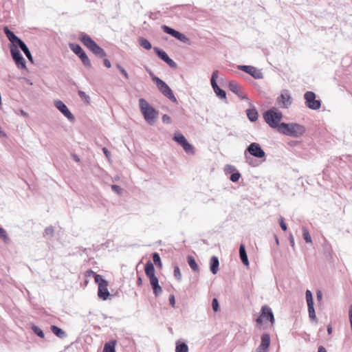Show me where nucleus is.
I'll list each match as a JSON object with an SVG mask.
<instances>
[{"instance_id": "obj_4", "label": "nucleus", "mask_w": 352, "mask_h": 352, "mask_svg": "<svg viewBox=\"0 0 352 352\" xmlns=\"http://www.w3.org/2000/svg\"><path fill=\"white\" fill-rule=\"evenodd\" d=\"M282 118V113L275 108L270 109L263 113L264 120L272 128L279 126Z\"/></svg>"}, {"instance_id": "obj_17", "label": "nucleus", "mask_w": 352, "mask_h": 352, "mask_svg": "<svg viewBox=\"0 0 352 352\" xmlns=\"http://www.w3.org/2000/svg\"><path fill=\"white\" fill-rule=\"evenodd\" d=\"M54 106L56 109L61 112L69 120L74 121L75 118L74 115L69 110L65 104L61 100H55Z\"/></svg>"}, {"instance_id": "obj_33", "label": "nucleus", "mask_w": 352, "mask_h": 352, "mask_svg": "<svg viewBox=\"0 0 352 352\" xmlns=\"http://www.w3.org/2000/svg\"><path fill=\"white\" fill-rule=\"evenodd\" d=\"M308 307V312H309V317L311 321H316V316L315 309L314 307V305H307Z\"/></svg>"}, {"instance_id": "obj_13", "label": "nucleus", "mask_w": 352, "mask_h": 352, "mask_svg": "<svg viewBox=\"0 0 352 352\" xmlns=\"http://www.w3.org/2000/svg\"><path fill=\"white\" fill-rule=\"evenodd\" d=\"M249 153L253 157L263 158L265 156V153L258 143L252 142L245 149V155Z\"/></svg>"}, {"instance_id": "obj_5", "label": "nucleus", "mask_w": 352, "mask_h": 352, "mask_svg": "<svg viewBox=\"0 0 352 352\" xmlns=\"http://www.w3.org/2000/svg\"><path fill=\"white\" fill-rule=\"evenodd\" d=\"M152 80L155 83L159 91L173 102L177 103V100L168 85L157 76H152Z\"/></svg>"}, {"instance_id": "obj_45", "label": "nucleus", "mask_w": 352, "mask_h": 352, "mask_svg": "<svg viewBox=\"0 0 352 352\" xmlns=\"http://www.w3.org/2000/svg\"><path fill=\"white\" fill-rule=\"evenodd\" d=\"M118 70L121 72V74L125 77L126 79H129V74L119 64L116 65Z\"/></svg>"}, {"instance_id": "obj_16", "label": "nucleus", "mask_w": 352, "mask_h": 352, "mask_svg": "<svg viewBox=\"0 0 352 352\" xmlns=\"http://www.w3.org/2000/svg\"><path fill=\"white\" fill-rule=\"evenodd\" d=\"M153 50L157 56L167 63L170 67L175 68L177 67L176 63L168 56L165 51L157 47H155Z\"/></svg>"}, {"instance_id": "obj_26", "label": "nucleus", "mask_w": 352, "mask_h": 352, "mask_svg": "<svg viewBox=\"0 0 352 352\" xmlns=\"http://www.w3.org/2000/svg\"><path fill=\"white\" fill-rule=\"evenodd\" d=\"M248 74L252 76L254 79H263L264 77L261 71L254 66H252L251 69Z\"/></svg>"}, {"instance_id": "obj_21", "label": "nucleus", "mask_w": 352, "mask_h": 352, "mask_svg": "<svg viewBox=\"0 0 352 352\" xmlns=\"http://www.w3.org/2000/svg\"><path fill=\"white\" fill-rule=\"evenodd\" d=\"M228 88L232 92H233L234 94L237 95L239 97H240L241 98H245V96H241V92H240L241 87L236 82L230 81L228 82Z\"/></svg>"}, {"instance_id": "obj_20", "label": "nucleus", "mask_w": 352, "mask_h": 352, "mask_svg": "<svg viewBox=\"0 0 352 352\" xmlns=\"http://www.w3.org/2000/svg\"><path fill=\"white\" fill-rule=\"evenodd\" d=\"M148 278L155 296H159L162 293V289L161 286L159 285L158 278L155 276Z\"/></svg>"}, {"instance_id": "obj_14", "label": "nucleus", "mask_w": 352, "mask_h": 352, "mask_svg": "<svg viewBox=\"0 0 352 352\" xmlns=\"http://www.w3.org/2000/svg\"><path fill=\"white\" fill-rule=\"evenodd\" d=\"M10 54L18 68L26 69V62L16 47H10Z\"/></svg>"}, {"instance_id": "obj_12", "label": "nucleus", "mask_w": 352, "mask_h": 352, "mask_svg": "<svg viewBox=\"0 0 352 352\" xmlns=\"http://www.w3.org/2000/svg\"><path fill=\"white\" fill-rule=\"evenodd\" d=\"M218 76L219 72L217 70H214L212 74L210 79L211 85L217 96L221 99H224L226 100L227 98L226 91L221 89L217 83V78H218Z\"/></svg>"}, {"instance_id": "obj_56", "label": "nucleus", "mask_w": 352, "mask_h": 352, "mask_svg": "<svg viewBox=\"0 0 352 352\" xmlns=\"http://www.w3.org/2000/svg\"><path fill=\"white\" fill-rule=\"evenodd\" d=\"M318 352H327V351L323 346H318Z\"/></svg>"}, {"instance_id": "obj_62", "label": "nucleus", "mask_w": 352, "mask_h": 352, "mask_svg": "<svg viewBox=\"0 0 352 352\" xmlns=\"http://www.w3.org/2000/svg\"><path fill=\"white\" fill-rule=\"evenodd\" d=\"M274 237H275V239H276V244H277V245H278L279 241H278V239L277 236H276V235H274Z\"/></svg>"}, {"instance_id": "obj_6", "label": "nucleus", "mask_w": 352, "mask_h": 352, "mask_svg": "<svg viewBox=\"0 0 352 352\" xmlns=\"http://www.w3.org/2000/svg\"><path fill=\"white\" fill-rule=\"evenodd\" d=\"M173 140L179 144L186 153L192 155L195 154V148L193 146L188 142L184 135L180 132H176L174 134Z\"/></svg>"}, {"instance_id": "obj_9", "label": "nucleus", "mask_w": 352, "mask_h": 352, "mask_svg": "<svg viewBox=\"0 0 352 352\" xmlns=\"http://www.w3.org/2000/svg\"><path fill=\"white\" fill-rule=\"evenodd\" d=\"M264 319L269 320L272 324H274L275 322L273 311L267 305H264L261 307V315L256 321L257 324H261Z\"/></svg>"}, {"instance_id": "obj_39", "label": "nucleus", "mask_w": 352, "mask_h": 352, "mask_svg": "<svg viewBox=\"0 0 352 352\" xmlns=\"http://www.w3.org/2000/svg\"><path fill=\"white\" fill-rule=\"evenodd\" d=\"M54 228L52 226H49L45 229L43 236H49L50 237H52L54 236Z\"/></svg>"}, {"instance_id": "obj_60", "label": "nucleus", "mask_w": 352, "mask_h": 352, "mask_svg": "<svg viewBox=\"0 0 352 352\" xmlns=\"http://www.w3.org/2000/svg\"><path fill=\"white\" fill-rule=\"evenodd\" d=\"M317 298L319 300L322 298V293L320 292H317Z\"/></svg>"}, {"instance_id": "obj_44", "label": "nucleus", "mask_w": 352, "mask_h": 352, "mask_svg": "<svg viewBox=\"0 0 352 352\" xmlns=\"http://www.w3.org/2000/svg\"><path fill=\"white\" fill-rule=\"evenodd\" d=\"M251 67H252L251 65H238L237 66L238 69L243 71L247 74L251 69Z\"/></svg>"}, {"instance_id": "obj_28", "label": "nucleus", "mask_w": 352, "mask_h": 352, "mask_svg": "<svg viewBox=\"0 0 352 352\" xmlns=\"http://www.w3.org/2000/svg\"><path fill=\"white\" fill-rule=\"evenodd\" d=\"M247 116L250 121L251 122H255L258 119V111L256 109H250L246 111Z\"/></svg>"}, {"instance_id": "obj_50", "label": "nucleus", "mask_w": 352, "mask_h": 352, "mask_svg": "<svg viewBox=\"0 0 352 352\" xmlns=\"http://www.w3.org/2000/svg\"><path fill=\"white\" fill-rule=\"evenodd\" d=\"M280 226L281 227L282 230L284 231L287 230V225L284 222L283 217L280 218Z\"/></svg>"}, {"instance_id": "obj_38", "label": "nucleus", "mask_w": 352, "mask_h": 352, "mask_svg": "<svg viewBox=\"0 0 352 352\" xmlns=\"http://www.w3.org/2000/svg\"><path fill=\"white\" fill-rule=\"evenodd\" d=\"M78 96L85 102H89L90 97L85 92L80 90L78 91Z\"/></svg>"}, {"instance_id": "obj_24", "label": "nucleus", "mask_w": 352, "mask_h": 352, "mask_svg": "<svg viewBox=\"0 0 352 352\" xmlns=\"http://www.w3.org/2000/svg\"><path fill=\"white\" fill-rule=\"evenodd\" d=\"M144 271L148 278L155 276V267L153 263L151 261H148L144 267Z\"/></svg>"}, {"instance_id": "obj_30", "label": "nucleus", "mask_w": 352, "mask_h": 352, "mask_svg": "<svg viewBox=\"0 0 352 352\" xmlns=\"http://www.w3.org/2000/svg\"><path fill=\"white\" fill-rule=\"evenodd\" d=\"M116 341L111 340L104 344L103 352H116Z\"/></svg>"}, {"instance_id": "obj_25", "label": "nucleus", "mask_w": 352, "mask_h": 352, "mask_svg": "<svg viewBox=\"0 0 352 352\" xmlns=\"http://www.w3.org/2000/svg\"><path fill=\"white\" fill-rule=\"evenodd\" d=\"M239 256H240V258H241L242 263L245 265H246V266L249 265V261H248V255H247V253L245 251V245L243 244L240 245Z\"/></svg>"}, {"instance_id": "obj_59", "label": "nucleus", "mask_w": 352, "mask_h": 352, "mask_svg": "<svg viewBox=\"0 0 352 352\" xmlns=\"http://www.w3.org/2000/svg\"><path fill=\"white\" fill-rule=\"evenodd\" d=\"M327 332H328V334H331L332 333V327L331 325H328L327 326Z\"/></svg>"}, {"instance_id": "obj_27", "label": "nucleus", "mask_w": 352, "mask_h": 352, "mask_svg": "<svg viewBox=\"0 0 352 352\" xmlns=\"http://www.w3.org/2000/svg\"><path fill=\"white\" fill-rule=\"evenodd\" d=\"M51 331L54 335L60 338H65L67 336L66 333L62 329L56 325L51 326Z\"/></svg>"}, {"instance_id": "obj_11", "label": "nucleus", "mask_w": 352, "mask_h": 352, "mask_svg": "<svg viewBox=\"0 0 352 352\" xmlns=\"http://www.w3.org/2000/svg\"><path fill=\"white\" fill-rule=\"evenodd\" d=\"M306 105L311 109L317 110L321 106V101L316 99V94L312 91H307L304 95Z\"/></svg>"}, {"instance_id": "obj_36", "label": "nucleus", "mask_w": 352, "mask_h": 352, "mask_svg": "<svg viewBox=\"0 0 352 352\" xmlns=\"http://www.w3.org/2000/svg\"><path fill=\"white\" fill-rule=\"evenodd\" d=\"M32 330L38 337L41 338H44V333L38 327L34 324L32 326Z\"/></svg>"}, {"instance_id": "obj_1", "label": "nucleus", "mask_w": 352, "mask_h": 352, "mask_svg": "<svg viewBox=\"0 0 352 352\" xmlns=\"http://www.w3.org/2000/svg\"><path fill=\"white\" fill-rule=\"evenodd\" d=\"M279 130L283 134L294 138H299L305 133V127L297 123L281 122Z\"/></svg>"}, {"instance_id": "obj_49", "label": "nucleus", "mask_w": 352, "mask_h": 352, "mask_svg": "<svg viewBox=\"0 0 352 352\" xmlns=\"http://www.w3.org/2000/svg\"><path fill=\"white\" fill-rule=\"evenodd\" d=\"M96 276H100L99 274H96L94 271L91 270H88L86 272V276L91 277L93 276L94 278V280H96Z\"/></svg>"}, {"instance_id": "obj_2", "label": "nucleus", "mask_w": 352, "mask_h": 352, "mask_svg": "<svg viewBox=\"0 0 352 352\" xmlns=\"http://www.w3.org/2000/svg\"><path fill=\"white\" fill-rule=\"evenodd\" d=\"M80 42L91 51L95 55L102 58L106 56V52L88 34L80 32L78 36Z\"/></svg>"}, {"instance_id": "obj_34", "label": "nucleus", "mask_w": 352, "mask_h": 352, "mask_svg": "<svg viewBox=\"0 0 352 352\" xmlns=\"http://www.w3.org/2000/svg\"><path fill=\"white\" fill-rule=\"evenodd\" d=\"M302 236L303 239L305 241L306 243H311V235L306 227H302Z\"/></svg>"}, {"instance_id": "obj_58", "label": "nucleus", "mask_w": 352, "mask_h": 352, "mask_svg": "<svg viewBox=\"0 0 352 352\" xmlns=\"http://www.w3.org/2000/svg\"><path fill=\"white\" fill-rule=\"evenodd\" d=\"M137 285L141 286L142 285V278L140 276H138L137 280Z\"/></svg>"}, {"instance_id": "obj_42", "label": "nucleus", "mask_w": 352, "mask_h": 352, "mask_svg": "<svg viewBox=\"0 0 352 352\" xmlns=\"http://www.w3.org/2000/svg\"><path fill=\"white\" fill-rule=\"evenodd\" d=\"M174 276L178 280L182 279V274L180 272L179 267L178 266H175L174 267Z\"/></svg>"}, {"instance_id": "obj_15", "label": "nucleus", "mask_w": 352, "mask_h": 352, "mask_svg": "<svg viewBox=\"0 0 352 352\" xmlns=\"http://www.w3.org/2000/svg\"><path fill=\"white\" fill-rule=\"evenodd\" d=\"M162 30L166 34H170V36H173L174 38L178 39L179 41L186 43L188 41V38L182 33L175 30V29L166 25H163L161 27Z\"/></svg>"}, {"instance_id": "obj_7", "label": "nucleus", "mask_w": 352, "mask_h": 352, "mask_svg": "<svg viewBox=\"0 0 352 352\" xmlns=\"http://www.w3.org/2000/svg\"><path fill=\"white\" fill-rule=\"evenodd\" d=\"M69 46L70 50L80 58L85 67L89 68L91 67L89 58L80 45L76 43H69Z\"/></svg>"}, {"instance_id": "obj_35", "label": "nucleus", "mask_w": 352, "mask_h": 352, "mask_svg": "<svg viewBox=\"0 0 352 352\" xmlns=\"http://www.w3.org/2000/svg\"><path fill=\"white\" fill-rule=\"evenodd\" d=\"M153 263L155 264L157 267H161L162 264L161 261V258L160 254L157 252H155L152 256Z\"/></svg>"}, {"instance_id": "obj_52", "label": "nucleus", "mask_w": 352, "mask_h": 352, "mask_svg": "<svg viewBox=\"0 0 352 352\" xmlns=\"http://www.w3.org/2000/svg\"><path fill=\"white\" fill-rule=\"evenodd\" d=\"M245 159H246V162L251 166H255L256 165L254 164V160L252 158H251L250 157H248L247 155H245Z\"/></svg>"}, {"instance_id": "obj_31", "label": "nucleus", "mask_w": 352, "mask_h": 352, "mask_svg": "<svg viewBox=\"0 0 352 352\" xmlns=\"http://www.w3.org/2000/svg\"><path fill=\"white\" fill-rule=\"evenodd\" d=\"M187 261H188V263L189 265V266L190 267V268L194 271V272H198L199 271V266L197 264L196 261H195V259L193 258V256H188L187 257Z\"/></svg>"}, {"instance_id": "obj_51", "label": "nucleus", "mask_w": 352, "mask_h": 352, "mask_svg": "<svg viewBox=\"0 0 352 352\" xmlns=\"http://www.w3.org/2000/svg\"><path fill=\"white\" fill-rule=\"evenodd\" d=\"M169 302L173 307L175 306V296L171 294L169 296Z\"/></svg>"}, {"instance_id": "obj_46", "label": "nucleus", "mask_w": 352, "mask_h": 352, "mask_svg": "<svg viewBox=\"0 0 352 352\" xmlns=\"http://www.w3.org/2000/svg\"><path fill=\"white\" fill-rule=\"evenodd\" d=\"M111 189L113 192H116L118 195H120L122 192V189L120 187L116 184H113L111 186Z\"/></svg>"}, {"instance_id": "obj_22", "label": "nucleus", "mask_w": 352, "mask_h": 352, "mask_svg": "<svg viewBox=\"0 0 352 352\" xmlns=\"http://www.w3.org/2000/svg\"><path fill=\"white\" fill-rule=\"evenodd\" d=\"M16 49L19 50L21 49L23 52L25 54V56L28 58V59L33 63V58H32V56L31 54V52L29 50L28 46L26 45V44L23 41H21V42H19V43L16 46Z\"/></svg>"}, {"instance_id": "obj_41", "label": "nucleus", "mask_w": 352, "mask_h": 352, "mask_svg": "<svg viewBox=\"0 0 352 352\" xmlns=\"http://www.w3.org/2000/svg\"><path fill=\"white\" fill-rule=\"evenodd\" d=\"M212 307L214 312H217L219 310V303L217 298H213L212 300Z\"/></svg>"}, {"instance_id": "obj_47", "label": "nucleus", "mask_w": 352, "mask_h": 352, "mask_svg": "<svg viewBox=\"0 0 352 352\" xmlns=\"http://www.w3.org/2000/svg\"><path fill=\"white\" fill-rule=\"evenodd\" d=\"M236 170L235 167L232 165H226V167H225V171L227 173H230L233 171H234Z\"/></svg>"}, {"instance_id": "obj_29", "label": "nucleus", "mask_w": 352, "mask_h": 352, "mask_svg": "<svg viewBox=\"0 0 352 352\" xmlns=\"http://www.w3.org/2000/svg\"><path fill=\"white\" fill-rule=\"evenodd\" d=\"M175 352H188V346L185 342L177 341L176 342Z\"/></svg>"}, {"instance_id": "obj_43", "label": "nucleus", "mask_w": 352, "mask_h": 352, "mask_svg": "<svg viewBox=\"0 0 352 352\" xmlns=\"http://www.w3.org/2000/svg\"><path fill=\"white\" fill-rule=\"evenodd\" d=\"M241 177V174L239 173V172H236V173H233L231 175H230V180L232 182H236L239 181V178Z\"/></svg>"}, {"instance_id": "obj_18", "label": "nucleus", "mask_w": 352, "mask_h": 352, "mask_svg": "<svg viewBox=\"0 0 352 352\" xmlns=\"http://www.w3.org/2000/svg\"><path fill=\"white\" fill-rule=\"evenodd\" d=\"M3 32L7 36L8 39L11 42L12 45L10 47H16L19 42L22 40L19 38L15 34L11 31L7 26L3 28Z\"/></svg>"}, {"instance_id": "obj_32", "label": "nucleus", "mask_w": 352, "mask_h": 352, "mask_svg": "<svg viewBox=\"0 0 352 352\" xmlns=\"http://www.w3.org/2000/svg\"><path fill=\"white\" fill-rule=\"evenodd\" d=\"M140 45L144 49L149 50L152 48L151 43L145 38L140 37L139 38Z\"/></svg>"}, {"instance_id": "obj_54", "label": "nucleus", "mask_w": 352, "mask_h": 352, "mask_svg": "<svg viewBox=\"0 0 352 352\" xmlns=\"http://www.w3.org/2000/svg\"><path fill=\"white\" fill-rule=\"evenodd\" d=\"M102 151L107 158H109L110 157V152L108 151V149L106 147L102 148Z\"/></svg>"}, {"instance_id": "obj_37", "label": "nucleus", "mask_w": 352, "mask_h": 352, "mask_svg": "<svg viewBox=\"0 0 352 352\" xmlns=\"http://www.w3.org/2000/svg\"><path fill=\"white\" fill-rule=\"evenodd\" d=\"M306 300L307 305H314L312 294L310 290L307 289L305 292Z\"/></svg>"}, {"instance_id": "obj_19", "label": "nucleus", "mask_w": 352, "mask_h": 352, "mask_svg": "<svg viewBox=\"0 0 352 352\" xmlns=\"http://www.w3.org/2000/svg\"><path fill=\"white\" fill-rule=\"evenodd\" d=\"M270 345V336L268 333H263L261 336V342L256 349V352H267Z\"/></svg>"}, {"instance_id": "obj_3", "label": "nucleus", "mask_w": 352, "mask_h": 352, "mask_svg": "<svg viewBox=\"0 0 352 352\" xmlns=\"http://www.w3.org/2000/svg\"><path fill=\"white\" fill-rule=\"evenodd\" d=\"M139 106L145 120L153 124L157 118V111L144 98L139 100Z\"/></svg>"}, {"instance_id": "obj_57", "label": "nucleus", "mask_w": 352, "mask_h": 352, "mask_svg": "<svg viewBox=\"0 0 352 352\" xmlns=\"http://www.w3.org/2000/svg\"><path fill=\"white\" fill-rule=\"evenodd\" d=\"M72 158H73V159H74L76 162H80V158H79V157H78L77 155H76V154H72Z\"/></svg>"}, {"instance_id": "obj_23", "label": "nucleus", "mask_w": 352, "mask_h": 352, "mask_svg": "<svg viewBox=\"0 0 352 352\" xmlns=\"http://www.w3.org/2000/svg\"><path fill=\"white\" fill-rule=\"evenodd\" d=\"M219 261L216 256H212L210 260V270L213 274H216L219 271Z\"/></svg>"}, {"instance_id": "obj_55", "label": "nucleus", "mask_w": 352, "mask_h": 352, "mask_svg": "<svg viewBox=\"0 0 352 352\" xmlns=\"http://www.w3.org/2000/svg\"><path fill=\"white\" fill-rule=\"evenodd\" d=\"M103 63H104V66L107 67V68L111 67V65L110 61L108 59H104Z\"/></svg>"}, {"instance_id": "obj_8", "label": "nucleus", "mask_w": 352, "mask_h": 352, "mask_svg": "<svg viewBox=\"0 0 352 352\" xmlns=\"http://www.w3.org/2000/svg\"><path fill=\"white\" fill-rule=\"evenodd\" d=\"M96 283L98 285V297L104 300H107L110 294L107 288L108 282L102 276H96Z\"/></svg>"}, {"instance_id": "obj_53", "label": "nucleus", "mask_w": 352, "mask_h": 352, "mask_svg": "<svg viewBox=\"0 0 352 352\" xmlns=\"http://www.w3.org/2000/svg\"><path fill=\"white\" fill-rule=\"evenodd\" d=\"M289 244L292 247V248H294V245H295V241H294V236L292 234H290L289 236Z\"/></svg>"}, {"instance_id": "obj_61", "label": "nucleus", "mask_w": 352, "mask_h": 352, "mask_svg": "<svg viewBox=\"0 0 352 352\" xmlns=\"http://www.w3.org/2000/svg\"><path fill=\"white\" fill-rule=\"evenodd\" d=\"M20 112H21V114L22 116H28V113H27L25 111H23V110H21V111H20Z\"/></svg>"}, {"instance_id": "obj_48", "label": "nucleus", "mask_w": 352, "mask_h": 352, "mask_svg": "<svg viewBox=\"0 0 352 352\" xmlns=\"http://www.w3.org/2000/svg\"><path fill=\"white\" fill-rule=\"evenodd\" d=\"M162 122L166 124L171 123V118L166 114L163 115L162 118Z\"/></svg>"}, {"instance_id": "obj_10", "label": "nucleus", "mask_w": 352, "mask_h": 352, "mask_svg": "<svg viewBox=\"0 0 352 352\" xmlns=\"http://www.w3.org/2000/svg\"><path fill=\"white\" fill-rule=\"evenodd\" d=\"M276 102L280 108L288 109L292 104V98L289 91L283 89L277 98Z\"/></svg>"}, {"instance_id": "obj_40", "label": "nucleus", "mask_w": 352, "mask_h": 352, "mask_svg": "<svg viewBox=\"0 0 352 352\" xmlns=\"http://www.w3.org/2000/svg\"><path fill=\"white\" fill-rule=\"evenodd\" d=\"M0 238L6 243L9 241V238L6 231L0 227Z\"/></svg>"}]
</instances>
